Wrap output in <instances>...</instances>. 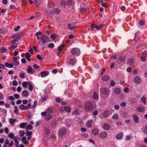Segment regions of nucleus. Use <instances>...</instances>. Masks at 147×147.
Listing matches in <instances>:
<instances>
[{
	"instance_id": "1",
	"label": "nucleus",
	"mask_w": 147,
	"mask_h": 147,
	"mask_svg": "<svg viewBox=\"0 0 147 147\" xmlns=\"http://www.w3.org/2000/svg\"><path fill=\"white\" fill-rule=\"evenodd\" d=\"M49 38L46 35H43L41 38L39 42V44L41 46H43L45 43L50 41Z\"/></svg>"
},
{
	"instance_id": "2",
	"label": "nucleus",
	"mask_w": 147,
	"mask_h": 147,
	"mask_svg": "<svg viewBox=\"0 0 147 147\" xmlns=\"http://www.w3.org/2000/svg\"><path fill=\"white\" fill-rule=\"evenodd\" d=\"M67 129L65 127L61 128L59 130L58 135L60 137H63L66 134Z\"/></svg>"
},
{
	"instance_id": "3",
	"label": "nucleus",
	"mask_w": 147,
	"mask_h": 147,
	"mask_svg": "<svg viewBox=\"0 0 147 147\" xmlns=\"http://www.w3.org/2000/svg\"><path fill=\"white\" fill-rule=\"evenodd\" d=\"M71 53L74 55L78 56L80 53V49L77 48H72L71 51Z\"/></svg>"
},
{
	"instance_id": "4",
	"label": "nucleus",
	"mask_w": 147,
	"mask_h": 147,
	"mask_svg": "<svg viewBox=\"0 0 147 147\" xmlns=\"http://www.w3.org/2000/svg\"><path fill=\"white\" fill-rule=\"evenodd\" d=\"M93 107V105L91 102H88L85 105V109L86 111H90L92 109Z\"/></svg>"
},
{
	"instance_id": "5",
	"label": "nucleus",
	"mask_w": 147,
	"mask_h": 147,
	"mask_svg": "<svg viewBox=\"0 0 147 147\" xmlns=\"http://www.w3.org/2000/svg\"><path fill=\"white\" fill-rule=\"evenodd\" d=\"M100 92L102 93L108 95L110 93L109 90L105 88H102L100 90Z\"/></svg>"
},
{
	"instance_id": "6",
	"label": "nucleus",
	"mask_w": 147,
	"mask_h": 147,
	"mask_svg": "<svg viewBox=\"0 0 147 147\" xmlns=\"http://www.w3.org/2000/svg\"><path fill=\"white\" fill-rule=\"evenodd\" d=\"M49 72L47 71H45L41 72L38 75L39 76L40 74V76L42 77H45L49 74Z\"/></svg>"
},
{
	"instance_id": "7",
	"label": "nucleus",
	"mask_w": 147,
	"mask_h": 147,
	"mask_svg": "<svg viewBox=\"0 0 147 147\" xmlns=\"http://www.w3.org/2000/svg\"><path fill=\"white\" fill-rule=\"evenodd\" d=\"M132 118L135 123H138L139 121V118L135 114H133L132 115Z\"/></svg>"
},
{
	"instance_id": "8",
	"label": "nucleus",
	"mask_w": 147,
	"mask_h": 147,
	"mask_svg": "<svg viewBox=\"0 0 147 147\" xmlns=\"http://www.w3.org/2000/svg\"><path fill=\"white\" fill-rule=\"evenodd\" d=\"M76 62V58L73 57L69 59V63L71 65H73L75 64Z\"/></svg>"
},
{
	"instance_id": "9",
	"label": "nucleus",
	"mask_w": 147,
	"mask_h": 147,
	"mask_svg": "<svg viewBox=\"0 0 147 147\" xmlns=\"http://www.w3.org/2000/svg\"><path fill=\"white\" fill-rule=\"evenodd\" d=\"M134 81L136 84H138L141 81V78L139 76H137L134 78Z\"/></svg>"
},
{
	"instance_id": "10",
	"label": "nucleus",
	"mask_w": 147,
	"mask_h": 147,
	"mask_svg": "<svg viewBox=\"0 0 147 147\" xmlns=\"http://www.w3.org/2000/svg\"><path fill=\"white\" fill-rule=\"evenodd\" d=\"M27 71L30 74H32L34 72V69H32V67L30 65L28 66Z\"/></svg>"
},
{
	"instance_id": "11",
	"label": "nucleus",
	"mask_w": 147,
	"mask_h": 147,
	"mask_svg": "<svg viewBox=\"0 0 147 147\" xmlns=\"http://www.w3.org/2000/svg\"><path fill=\"white\" fill-rule=\"evenodd\" d=\"M22 143L24 144L28 145L29 144V142L27 140L26 138L25 137H23L21 139Z\"/></svg>"
},
{
	"instance_id": "12",
	"label": "nucleus",
	"mask_w": 147,
	"mask_h": 147,
	"mask_svg": "<svg viewBox=\"0 0 147 147\" xmlns=\"http://www.w3.org/2000/svg\"><path fill=\"white\" fill-rule=\"evenodd\" d=\"M107 136V133L105 131L101 132L99 134L100 137L102 138H105Z\"/></svg>"
},
{
	"instance_id": "13",
	"label": "nucleus",
	"mask_w": 147,
	"mask_h": 147,
	"mask_svg": "<svg viewBox=\"0 0 147 147\" xmlns=\"http://www.w3.org/2000/svg\"><path fill=\"white\" fill-rule=\"evenodd\" d=\"M103 26L101 24L98 26H91V28L92 30H94V28H95L97 29H100Z\"/></svg>"
},
{
	"instance_id": "14",
	"label": "nucleus",
	"mask_w": 147,
	"mask_h": 147,
	"mask_svg": "<svg viewBox=\"0 0 147 147\" xmlns=\"http://www.w3.org/2000/svg\"><path fill=\"white\" fill-rule=\"evenodd\" d=\"M20 39V38L18 36L16 37V38H15L13 40L11 41V44H14L15 43L17 42Z\"/></svg>"
},
{
	"instance_id": "15",
	"label": "nucleus",
	"mask_w": 147,
	"mask_h": 147,
	"mask_svg": "<svg viewBox=\"0 0 147 147\" xmlns=\"http://www.w3.org/2000/svg\"><path fill=\"white\" fill-rule=\"evenodd\" d=\"M77 27V26H74L72 24H68V28L70 30H74Z\"/></svg>"
},
{
	"instance_id": "16",
	"label": "nucleus",
	"mask_w": 147,
	"mask_h": 147,
	"mask_svg": "<svg viewBox=\"0 0 147 147\" xmlns=\"http://www.w3.org/2000/svg\"><path fill=\"white\" fill-rule=\"evenodd\" d=\"M65 46V45L64 44H62L60 46H59L58 47L57 50L58 51V55H59L60 53V52L61 51L62 48H63Z\"/></svg>"
},
{
	"instance_id": "17",
	"label": "nucleus",
	"mask_w": 147,
	"mask_h": 147,
	"mask_svg": "<svg viewBox=\"0 0 147 147\" xmlns=\"http://www.w3.org/2000/svg\"><path fill=\"white\" fill-rule=\"evenodd\" d=\"M93 121L92 120H90L88 121L86 123V126L87 127L90 128L92 127V124Z\"/></svg>"
},
{
	"instance_id": "18",
	"label": "nucleus",
	"mask_w": 147,
	"mask_h": 147,
	"mask_svg": "<svg viewBox=\"0 0 147 147\" xmlns=\"http://www.w3.org/2000/svg\"><path fill=\"white\" fill-rule=\"evenodd\" d=\"M104 129L106 130H108L111 128L110 125L108 123H105L103 125Z\"/></svg>"
},
{
	"instance_id": "19",
	"label": "nucleus",
	"mask_w": 147,
	"mask_h": 147,
	"mask_svg": "<svg viewBox=\"0 0 147 147\" xmlns=\"http://www.w3.org/2000/svg\"><path fill=\"white\" fill-rule=\"evenodd\" d=\"M109 113V110H106L104 111L102 115L104 117L107 118L108 117Z\"/></svg>"
},
{
	"instance_id": "20",
	"label": "nucleus",
	"mask_w": 147,
	"mask_h": 147,
	"mask_svg": "<svg viewBox=\"0 0 147 147\" xmlns=\"http://www.w3.org/2000/svg\"><path fill=\"white\" fill-rule=\"evenodd\" d=\"M114 93L117 95L120 94L121 92V90L119 88H116L114 90Z\"/></svg>"
},
{
	"instance_id": "21",
	"label": "nucleus",
	"mask_w": 147,
	"mask_h": 147,
	"mask_svg": "<svg viewBox=\"0 0 147 147\" xmlns=\"http://www.w3.org/2000/svg\"><path fill=\"white\" fill-rule=\"evenodd\" d=\"M123 134L122 133H120L116 136V138L117 139L121 140L123 137Z\"/></svg>"
},
{
	"instance_id": "22",
	"label": "nucleus",
	"mask_w": 147,
	"mask_h": 147,
	"mask_svg": "<svg viewBox=\"0 0 147 147\" xmlns=\"http://www.w3.org/2000/svg\"><path fill=\"white\" fill-rule=\"evenodd\" d=\"M99 130L97 129H94L92 131L93 134L94 136L97 135L99 133Z\"/></svg>"
},
{
	"instance_id": "23",
	"label": "nucleus",
	"mask_w": 147,
	"mask_h": 147,
	"mask_svg": "<svg viewBox=\"0 0 147 147\" xmlns=\"http://www.w3.org/2000/svg\"><path fill=\"white\" fill-rule=\"evenodd\" d=\"M16 121V119L15 118H10L9 120V123L12 125H13Z\"/></svg>"
},
{
	"instance_id": "24",
	"label": "nucleus",
	"mask_w": 147,
	"mask_h": 147,
	"mask_svg": "<svg viewBox=\"0 0 147 147\" xmlns=\"http://www.w3.org/2000/svg\"><path fill=\"white\" fill-rule=\"evenodd\" d=\"M64 110L67 113H70L71 111V108L68 106H66L64 108Z\"/></svg>"
},
{
	"instance_id": "25",
	"label": "nucleus",
	"mask_w": 147,
	"mask_h": 147,
	"mask_svg": "<svg viewBox=\"0 0 147 147\" xmlns=\"http://www.w3.org/2000/svg\"><path fill=\"white\" fill-rule=\"evenodd\" d=\"M5 65L7 67L12 68L13 67V64L12 63H5Z\"/></svg>"
},
{
	"instance_id": "26",
	"label": "nucleus",
	"mask_w": 147,
	"mask_h": 147,
	"mask_svg": "<svg viewBox=\"0 0 147 147\" xmlns=\"http://www.w3.org/2000/svg\"><path fill=\"white\" fill-rule=\"evenodd\" d=\"M109 78V76L106 75L103 76L102 78V80L104 81H108Z\"/></svg>"
},
{
	"instance_id": "27",
	"label": "nucleus",
	"mask_w": 147,
	"mask_h": 147,
	"mask_svg": "<svg viewBox=\"0 0 147 147\" xmlns=\"http://www.w3.org/2000/svg\"><path fill=\"white\" fill-rule=\"evenodd\" d=\"M22 95L26 97L27 96L29 95L28 92L25 90H24L22 92Z\"/></svg>"
},
{
	"instance_id": "28",
	"label": "nucleus",
	"mask_w": 147,
	"mask_h": 147,
	"mask_svg": "<svg viewBox=\"0 0 147 147\" xmlns=\"http://www.w3.org/2000/svg\"><path fill=\"white\" fill-rule=\"evenodd\" d=\"M14 112L15 113L16 115H18L19 113L18 108L17 107L16 105H15L14 106Z\"/></svg>"
},
{
	"instance_id": "29",
	"label": "nucleus",
	"mask_w": 147,
	"mask_h": 147,
	"mask_svg": "<svg viewBox=\"0 0 147 147\" xmlns=\"http://www.w3.org/2000/svg\"><path fill=\"white\" fill-rule=\"evenodd\" d=\"M28 85V82L26 81L23 82L22 83V86L24 88H27Z\"/></svg>"
},
{
	"instance_id": "30",
	"label": "nucleus",
	"mask_w": 147,
	"mask_h": 147,
	"mask_svg": "<svg viewBox=\"0 0 147 147\" xmlns=\"http://www.w3.org/2000/svg\"><path fill=\"white\" fill-rule=\"evenodd\" d=\"M60 11V10L58 8L54 9L52 10V12L53 13H55L57 14H58Z\"/></svg>"
},
{
	"instance_id": "31",
	"label": "nucleus",
	"mask_w": 147,
	"mask_h": 147,
	"mask_svg": "<svg viewBox=\"0 0 147 147\" xmlns=\"http://www.w3.org/2000/svg\"><path fill=\"white\" fill-rule=\"evenodd\" d=\"M7 51V49L4 47H2L0 49V52L1 53H5Z\"/></svg>"
},
{
	"instance_id": "32",
	"label": "nucleus",
	"mask_w": 147,
	"mask_h": 147,
	"mask_svg": "<svg viewBox=\"0 0 147 147\" xmlns=\"http://www.w3.org/2000/svg\"><path fill=\"white\" fill-rule=\"evenodd\" d=\"M11 45L9 47V49L13 50L15 49L17 47V45L14 44H11Z\"/></svg>"
},
{
	"instance_id": "33",
	"label": "nucleus",
	"mask_w": 147,
	"mask_h": 147,
	"mask_svg": "<svg viewBox=\"0 0 147 147\" xmlns=\"http://www.w3.org/2000/svg\"><path fill=\"white\" fill-rule=\"evenodd\" d=\"M52 117V115L49 114L46 116L45 117V120H46L47 121H48V120H50Z\"/></svg>"
},
{
	"instance_id": "34",
	"label": "nucleus",
	"mask_w": 147,
	"mask_h": 147,
	"mask_svg": "<svg viewBox=\"0 0 147 147\" xmlns=\"http://www.w3.org/2000/svg\"><path fill=\"white\" fill-rule=\"evenodd\" d=\"M119 115L117 113H115L114 115H113L112 117V118L113 119H117L119 118Z\"/></svg>"
},
{
	"instance_id": "35",
	"label": "nucleus",
	"mask_w": 147,
	"mask_h": 147,
	"mask_svg": "<svg viewBox=\"0 0 147 147\" xmlns=\"http://www.w3.org/2000/svg\"><path fill=\"white\" fill-rule=\"evenodd\" d=\"M26 126V123H21L20 125V128L24 129Z\"/></svg>"
},
{
	"instance_id": "36",
	"label": "nucleus",
	"mask_w": 147,
	"mask_h": 147,
	"mask_svg": "<svg viewBox=\"0 0 147 147\" xmlns=\"http://www.w3.org/2000/svg\"><path fill=\"white\" fill-rule=\"evenodd\" d=\"M141 100L144 104H146V100L145 97H142L141 99Z\"/></svg>"
},
{
	"instance_id": "37",
	"label": "nucleus",
	"mask_w": 147,
	"mask_h": 147,
	"mask_svg": "<svg viewBox=\"0 0 147 147\" xmlns=\"http://www.w3.org/2000/svg\"><path fill=\"white\" fill-rule=\"evenodd\" d=\"M134 62V60L132 58H129L127 59V63L130 64L133 63Z\"/></svg>"
},
{
	"instance_id": "38",
	"label": "nucleus",
	"mask_w": 147,
	"mask_h": 147,
	"mask_svg": "<svg viewBox=\"0 0 147 147\" xmlns=\"http://www.w3.org/2000/svg\"><path fill=\"white\" fill-rule=\"evenodd\" d=\"M20 76L22 78H24L25 77V73L24 72H21L20 73Z\"/></svg>"
},
{
	"instance_id": "39",
	"label": "nucleus",
	"mask_w": 147,
	"mask_h": 147,
	"mask_svg": "<svg viewBox=\"0 0 147 147\" xmlns=\"http://www.w3.org/2000/svg\"><path fill=\"white\" fill-rule=\"evenodd\" d=\"M53 108L52 107L49 108H48L47 110L46 111L47 113H50L52 112L53 111Z\"/></svg>"
},
{
	"instance_id": "40",
	"label": "nucleus",
	"mask_w": 147,
	"mask_h": 147,
	"mask_svg": "<svg viewBox=\"0 0 147 147\" xmlns=\"http://www.w3.org/2000/svg\"><path fill=\"white\" fill-rule=\"evenodd\" d=\"M93 97L94 99L96 100L98 98V96L96 92H94V94L93 96Z\"/></svg>"
},
{
	"instance_id": "41",
	"label": "nucleus",
	"mask_w": 147,
	"mask_h": 147,
	"mask_svg": "<svg viewBox=\"0 0 147 147\" xmlns=\"http://www.w3.org/2000/svg\"><path fill=\"white\" fill-rule=\"evenodd\" d=\"M57 36V35L55 34H52L50 36L51 38L53 40H55L56 37Z\"/></svg>"
},
{
	"instance_id": "42",
	"label": "nucleus",
	"mask_w": 147,
	"mask_h": 147,
	"mask_svg": "<svg viewBox=\"0 0 147 147\" xmlns=\"http://www.w3.org/2000/svg\"><path fill=\"white\" fill-rule=\"evenodd\" d=\"M12 63L13 65L18 66L19 64V62L18 61H12Z\"/></svg>"
},
{
	"instance_id": "43",
	"label": "nucleus",
	"mask_w": 147,
	"mask_h": 147,
	"mask_svg": "<svg viewBox=\"0 0 147 147\" xmlns=\"http://www.w3.org/2000/svg\"><path fill=\"white\" fill-rule=\"evenodd\" d=\"M138 111L140 112H142L144 111V109L142 107H138L137 109Z\"/></svg>"
},
{
	"instance_id": "44",
	"label": "nucleus",
	"mask_w": 147,
	"mask_h": 147,
	"mask_svg": "<svg viewBox=\"0 0 147 147\" xmlns=\"http://www.w3.org/2000/svg\"><path fill=\"white\" fill-rule=\"evenodd\" d=\"M101 4L102 7H108V5L106 3H104L103 0L101 1Z\"/></svg>"
},
{
	"instance_id": "45",
	"label": "nucleus",
	"mask_w": 147,
	"mask_h": 147,
	"mask_svg": "<svg viewBox=\"0 0 147 147\" xmlns=\"http://www.w3.org/2000/svg\"><path fill=\"white\" fill-rule=\"evenodd\" d=\"M8 137L12 139H13L14 138V134L12 133H9L8 135Z\"/></svg>"
},
{
	"instance_id": "46",
	"label": "nucleus",
	"mask_w": 147,
	"mask_h": 147,
	"mask_svg": "<svg viewBox=\"0 0 147 147\" xmlns=\"http://www.w3.org/2000/svg\"><path fill=\"white\" fill-rule=\"evenodd\" d=\"M54 47V45L53 43H51L49 44L48 45V47L51 49L53 48Z\"/></svg>"
},
{
	"instance_id": "47",
	"label": "nucleus",
	"mask_w": 147,
	"mask_h": 147,
	"mask_svg": "<svg viewBox=\"0 0 147 147\" xmlns=\"http://www.w3.org/2000/svg\"><path fill=\"white\" fill-rule=\"evenodd\" d=\"M67 4L68 5L71 6L74 4V2L72 1L69 0L67 2Z\"/></svg>"
},
{
	"instance_id": "48",
	"label": "nucleus",
	"mask_w": 147,
	"mask_h": 147,
	"mask_svg": "<svg viewBox=\"0 0 147 147\" xmlns=\"http://www.w3.org/2000/svg\"><path fill=\"white\" fill-rule=\"evenodd\" d=\"M81 136L84 138H88L89 135L87 134H82Z\"/></svg>"
},
{
	"instance_id": "49",
	"label": "nucleus",
	"mask_w": 147,
	"mask_h": 147,
	"mask_svg": "<svg viewBox=\"0 0 147 147\" xmlns=\"http://www.w3.org/2000/svg\"><path fill=\"white\" fill-rule=\"evenodd\" d=\"M131 101L132 103H135L137 102V100L136 98H132L131 99Z\"/></svg>"
},
{
	"instance_id": "50",
	"label": "nucleus",
	"mask_w": 147,
	"mask_h": 147,
	"mask_svg": "<svg viewBox=\"0 0 147 147\" xmlns=\"http://www.w3.org/2000/svg\"><path fill=\"white\" fill-rule=\"evenodd\" d=\"M38 103V101L37 100H35L34 101V104H33L32 107V108H34L36 106Z\"/></svg>"
},
{
	"instance_id": "51",
	"label": "nucleus",
	"mask_w": 147,
	"mask_h": 147,
	"mask_svg": "<svg viewBox=\"0 0 147 147\" xmlns=\"http://www.w3.org/2000/svg\"><path fill=\"white\" fill-rule=\"evenodd\" d=\"M32 128V125H28L26 127V129H31Z\"/></svg>"
},
{
	"instance_id": "52",
	"label": "nucleus",
	"mask_w": 147,
	"mask_h": 147,
	"mask_svg": "<svg viewBox=\"0 0 147 147\" xmlns=\"http://www.w3.org/2000/svg\"><path fill=\"white\" fill-rule=\"evenodd\" d=\"M80 10V12L82 13L85 12L86 11V9L84 7L81 8Z\"/></svg>"
},
{
	"instance_id": "53",
	"label": "nucleus",
	"mask_w": 147,
	"mask_h": 147,
	"mask_svg": "<svg viewBox=\"0 0 147 147\" xmlns=\"http://www.w3.org/2000/svg\"><path fill=\"white\" fill-rule=\"evenodd\" d=\"M56 101L57 102H60L61 101V98L59 97H57L56 98Z\"/></svg>"
},
{
	"instance_id": "54",
	"label": "nucleus",
	"mask_w": 147,
	"mask_h": 147,
	"mask_svg": "<svg viewBox=\"0 0 147 147\" xmlns=\"http://www.w3.org/2000/svg\"><path fill=\"white\" fill-rule=\"evenodd\" d=\"M28 87H29V89L30 91H32L33 90V87L32 85H31V84H29L28 85Z\"/></svg>"
},
{
	"instance_id": "55",
	"label": "nucleus",
	"mask_w": 147,
	"mask_h": 147,
	"mask_svg": "<svg viewBox=\"0 0 147 147\" xmlns=\"http://www.w3.org/2000/svg\"><path fill=\"white\" fill-rule=\"evenodd\" d=\"M32 134V131H28L26 133V135L28 136H31Z\"/></svg>"
},
{
	"instance_id": "56",
	"label": "nucleus",
	"mask_w": 147,
	"mask_h": 147,
	"mask_svg": "<svg viewBox=\"0 0 147 147\" xmlns=\"http://www.w3.org/2000/svg\"><path fill=\"white\" fill-rule=\"evenodd\" d=\"M20 26H17L14 29V30L15 31H18L20 29Z\"/></svg>"
},
{
	"instance_id": "57",
	"label": "nucleus",
	"mask_w": 147,
	"mask_h": 147,
	"mask_svg": "<svg viewBox=\"0 0 147 147\" xmlns=\"http://www.w3.org/2000/svg\"><path fill=\"white\" fill-rule=\"evenodd\" d=\"M72 113L74 115H78V111L77 110H76L72 112Z\"/></svg>"
},
{
	"instance_id": "58",
	"label": "nucleus",
	"mask_w": 147,
	"mask_h": 147,
	"mask_svg": "<svg viewBox=\"0 0 147 147\" xmlns=\"http://www.w3.org/2000/svg\"><path fill=\"white\" fill-rule=\"evenodd\" d=\"M19 133L20 134V136H23L25 134V132L23 131H19Z\"/></svg>"
},
{
	"instance_id": "59",
	"label": "nucleus",
	"mask_w": 147,
	"mask_h": 147,
	"mask_svg": "<svg viewBox=\"0 0 147 147\" xmlns=\"http://www.w3.org/2000/svg\"><path fill=\"white\" fill-rule=\"evenodd\" d=\"M18 85L17 82L16 80L13 81L12 85L13 86H17Z\"/></svg>"
},
{
	"instance_id": "60",
	"label": "nucleus",
	"mask_w": 147,
	"mask_h": 147,
	"mask_svg": "<svg viewBox=\"0 0 147 147\" xmlns=\"http://www.w3.org/2000/svg\"><path fill=\"white\" fill-rule=\"evenodd\" d=\"M37 58L39 60L41 61L42 60V58L39 55H37L36 56Z\"/></svg>"
},
{
	"instance_id": "61",
	"label": "nucleus",
	"mask_w": 147,
	"mask_h": 147,
	"mask_svg": "<svg viewBox=\"0 0 147 147\" xmlns=\"http://www.w3.org/2000/svg\"><path fill=\"white\" fill-rule=\"evenodd\" d=\"M115 82L113 80H112L110 84V86H113L115 85Z\"/></svg>"
},
{
	"instance_id": "62",
	"label": "nucleus",
	"mask_w": 147,
	"mask_h": 147,
	"mask_svg": "<svg viewBox=\"0 0 147 147\" xmlns=\"http://www.w3.org/2000/svg\"><path fill=\"white\" fill-rule=\"evenodd\" d=\"M24 105H21L20 106L19 108L21 110H24Z\"/></svg>"
},
{
	"instance_id": "63",
	"label": "nucleus",
	"mask_w": 147,
	"mask_h": 147,
	"mask_svg": "<svg viewBox=\"0 0 147 147\" xmlns=\"http://www.w3.org/2000/svg\"><path fill=\"white\" fill-rule=\"evenodd\" d=\"M129 91V89L128 88H125L124 89V92L125 93H127Z\"/></svg>"
},
{
	"instance_id": "64",
	"label": "nucleus",
	"mask_w": 147,
	"mask_h": 147,
	"mask_svg": "<svg viewBox=\"0 0 147 147\" xmlns=\"http://www.w3.org/2000/svg\"><path fill=\"white\" fill-rule=\"evenodd\" d=\"M142 55L145 57H147V51H146L144 52H143L142 53Z\"/></svg>"
}]
</instances>
